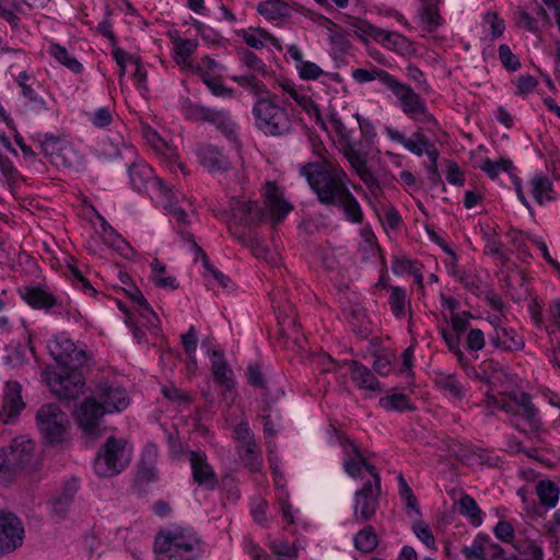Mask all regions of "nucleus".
Returning <instances> with one entry per match:
<instances>
[{
  "label": "nucleus",
  "mask_w": 560,
  "mask_h": 560,
  "mask_svg": "<svg viewBox=\"0 0 560 560\" xmlns=\"http://www.w3.org/2000/svg\"><path fill=\"white\" fill-rule=\"evenodd\" d=\"M300 174L306 178L322 205L340 203L350 191L347 173L330 162H308L300 167Z\"/></svg>",
  "instance_id": "1"
},
{
  "label": "nucleus",
  "mask_w": 560,
  "mask_h": 560,
  "mask_svg": "<svg viewBox=\"0 0 560 560\" xmlns=\"http://www.w3.org/2000/svg\"><path fill=\"white\" fill-rule=\"evenodd\" d=\"M156 560H198L202 541L191 527L173 526L160 532L154 539Z\"/></svg>",
  "instance_id": "2"
},
{
  "label": "nucleus",
  "mask_w": 560,
  "mask_h": 560,
  "mask_svg": "<svg viewBox=\"0 0 560 560\" xmlns=\"http://www.w3.org/2000/svg\"><path fill=\"white\" fill-rule=\"evenodd\" d=\"M38 462L35 442L25 436L15 438L0 451V479L10 480L20 471H31Z\"/></svg>",
  "instance_id": "3"
},
{
  "label": "nucleus",
  "mask_w": 560,
  "mask_h": 560,
  "mask_svg": "<svg viewBox=\"0 0 560 560\" xmlns=\"http://www.w3.org/2000/svg\"><path fill=\"white\" fill-rule=\"evenodd\" d=\"M277 95L259 97L253 107L256 127L266 136L279 137L292 128L287 109L277 102Z\"/></svg>",
  "instance_id": "4"
},
{
  "label": "nucleus",
  "mask_w": 560,
  "mask_h": 560,
  "mask_svg": "<svg viewBox=\"0 0 560 560\" xmlns=\"http://www.w3.org/2000/svg\"><path fill=\"white\" fill-rule=\"evenodd\" d=\"M131 455L126 440L109 436L96 453L94 471L101 478L117 476L129 465Z\"/></svg>",
  "instance_id": "5"
},
{
  "label": "nucleus",
  "mask_w": 560,
  "mask_h": 560,
  "mask_svg": "<svg viewBox=\"0 0 560 560\" xmlns=\"http://www.w3.org/2000/svg\"><path fill=\"white\" fill-rule=\"evenodd\" d=\"M389 91L397 97L402 113L416 122L436 124L435 118L428 112L427 102L409 85L394 78Z\"/></svg>",
  "instance_id": "6"
},
{
  "label": "nucleus",
  "mask_w": 560,
  "mask_h": 560,
  "mask_svg": "<svg viewBox=\"0 0 560 560\" xmlns=\"http://www.w3.org/2000/svg\"><path fill=\"white\" fill-rule=\"evenodd\" d=\"M47 350L60 369L80 370L86 362V351L67 335L60 334L47 342Z\"/></svg>",
  "instance_id": "7"
},
{
  "label": "nucleus",
  "mask_w": 560,
  "mask_h": 560,
  "mask_svg": "<svg viewBox=\"0 0 560 560\" xmlns=\"http://www.w3.org/2000/svg\"><path fill=\"white\" fill-rule=\"evenodd\" d=\"M45 378L51 393L61 400L77 399L85 387L84 377L79 370L63 368L59 372H47Z\"/></svg>",
  "instance_id": "8"
},
{
  "label": "nucleus",
  "mask_w": 560,
  "mask_h": 560,
  "mask_svg": "<svg viewBox=\"0 0 560 560\" xmlns=\"http://www.w3.org/2000/svg\"><path fill=\"white\" fill-rule=\"evenodd\" d=\"M42 435L50 443H60L69 425L68 416L56 404L44 405L36 415Z\"/></svg>",
  "instance_id": "9"
},
{
  "label": "nucleus",
  "mask_w": 560,
  "mask_h": 560,
  "mask_svg": "<svg viewBox=\"0 0 560 560\" xmlns=\"http://www.w3.org/2000/svg\"><path fill=\"white\" fill-rule=\"evenodd\" d=\"M381 495V477L374 476V480H368L363 487L354 493L353 516L355 522L364 523L374 517L378 508Z\"/></svg>",
  "instance_id": "10"
},
{
  "label": "nucleus",
  "mask_w": 560,
  "mask_h": 560,
  "mask_svg": "<svg viewBox=\"0 0 560 560\" xmlns=\"http://www.w3.org/2000/svg\"><path fill=\"white\" fill-rule=\"evenodd\" d=\"M341 151L357 175L365 184L371 195L378 197L382 192V187L378 179L368 166V154L362 152L351 139L341 144Z\"/></svg>",
  "instance_id": "11"
},
{
  "label": "nucleus",
  "mask_w": 560,
  "mask_h": 560,
  "mask_svg": "<svg viewBox=\"0 0 560 560\" xmlns=\"http://www.w3.org/2000/svg\"><path fill=\"white\" fill-rule=\"evenodd\" d=\"M229 229L232 233L235 232L233 229L237 225H256L260 223L266 215L265 210L259 206L258 202L238 197H233L229 201Z\"/></svg>",
  "instance_id": "12"
},
{
  "label": "nucleus",
  "mask_w": 560,
  "mask_h": 560,
  "mask_svg": "<svg viewBox=\"0 0 560 560\" xmlns=\"http://www.w3.org/2000/svg\"><path fill=\"white\" fill-rule=\"evenodd\" d=\"M472 315L468 311L454 313L451 316V325L453 331L446 328L441 329V335L448 348V350L456 357L458 363L463 366L468 365V359L460 349V336L467 331Z\"/></svg>",
  "instance_id": "13"
},
{
  "label": "nucleus",
  "mask_w": 560,
  "mask_h": 560,
  "mask_svg": "<svg viewBox=\"0 0 560 560\" xmlns=\"http://www.w3.org/2000/svg\"><path fill=\"white\" fill-rule=\"evenodd\" d=\"M104 413L107 411L93 396L86 398L74 411L77 422L88 439L93 441L100 435V420Z\"/></svg>",
  "instance_id": "14"
},
{
  "label": "nucleus",
  "mask_w": 560,
  "mask_h": 560,
  "mask_svg": "<svg viewBox=\"0 0 560 560\" xmlns=\"http://www.w3.org/2000/svg\"><path fill=\"white\" fill-rule=\"evenodd\" d=\"M24 527L20 518L12 513H0V556L14 551L22 546Z\"/></svg>",
  "instance_id": "15"
},
{
  "label": "nucleus",
  "mask_w": 560,
  "mask_h": 560,
  "mask_svg": "<svg viewBox=\"0 0 560 560\" xmlns=\"http://www.w3.org/2000/svg\"><path fill=\"white\" fill-rule=\"evenodd\" d=\"M128 176L131 187L138 191L143 192L151 185L162 195H167L171 188L159 177H154L153 170L143 161L132 162L128 166Z\"/></svg>",
  "instance_id": "16"
},
{
  "label": "nucleus",
  "mask_w": 560,
  "mask_h": 560,
  "mask_svg": "<svg viewBox=\"0 0 560 560\" xmlns=\"http://www.w3.org/2000/svg\"><path fill=\"white\" fill-rule=\"evenodd\" d=\"M95 399L107 413L120 412L129 405L127 392L108 381H101L94 392Z\"/></svg>",
  "instance_id": "17"
},
{
  "label": "nucleus",
  "mask_w": 560,
  "mask_h": 560,
  "mask_svg": "<svg viewBox=\"0 0 560 560\" xmlns=\"http://www.w3.org/2000/svg\"><path fill=\"white\" fill-rule=\"evenodd\" d=\"M358 31L399 54L408 52L411 46V43L404 35L382 30L370 23L362 22Z\"/></svg>",
  "instance_id": "18"
},
{
  "label": "nucleus",
  "mask_w": 560,
  "mask_h": 560,
  "mask_svg": "<svg viewBox=\"0 0 560 560\" xmlns=\"http://www.w3.org/2000/svg\"><path fill=\"white\" fill-rule=\"evenodd\" d=\"M187 454L194 481L207 489H213L218 483V478L206 453L190 450Z\"/></svg>",
  "instance_id": "19"
},
{
  "label": "nucleus",
  "mask_w": 560,
  "mask_h": 560,
  "mask_svg": "<svg viewBox=\"0 0 560 560\" xmlns=\"http://www.w3.org/2000/svg\"><path fill=\"white\" fill-rule=\"evenodd\" d=\"M264 197L266 208L270 212L273 225L281 222L293 209V207L284 200L282 190L275 183H266Z\"/></svg>",
  "instance_id": "20"
},
{
  "label": "nucleus",
  "mask_w": 560,
  "mask_h": 560,
  "mask_svg": "<svg viewBox=\"0 0 560 560\" xmlns=\"http://www.w3.org/2000/svg\"><path fill=\"white\" fill-rule=\"evenodd\" d=\"M383 132L390 141L401 144L417 156L423 155L424 148L433 147V143L425 137L421 128L413 132L411 138H406L402 132L392 126H385Z\"/></svg>",
  "instance_id": "21"
},
{
  "label": "nucleus",
  "mask_w": 560,
  "mask_h": 560,
  "mask_svg": "<svg viewBox=\"0 0 560 560\" xmlns=\"http://www.w3.org/2000/svg\"><path fill=\"white\" fill-rule=\"evenodd\" d=\"M196 155L200 165L213 174L226 172L231 166L229 158L213 144L199 145Z\"/></svg>",
  "instance_id": "22"
},
{
  "label": "nucleus",
  "mask_w": 560,
  "mask_h": 560,
  "mask_svg": "<svg viewBox=\"0 0 560 560\" xmlns=\"http://www.w3.org/2000/svg\"><path fill=\"white\" fill-rule=\"evenodd\" d=\"M205 122L212 125L229 141L236 142L237 125L233 120L230 110L209 106Z\"/></svg>",
  "instance_id": "23"
},
{
  "label": "nucleus",
  "mask_w": 560,
  "mask_h": 560,
  "mask_svg": "<svg viewBox=\"0 0 560 560\" xmlns=\"http://www.w3.org/2000/svg\"><path fill=\"white\" fill-rule=\"evenodd\" d=\"M21 396V385L18 382H8L2 401L0 418L3 423H10L24 409Z\"/></svg>",
  "instance_id": "24"
},
{
  "label": "nucleus",
  "mask_w": 560,
  "mask_h": 560,
  "mask_svg": "<svg viewBox=\"0 0 560 560\" xmlns=\"http://www.w3.org/2000/svg\"><path fill=\"white\" fill-rule=\"evenodd\" d=\"M349 366L351 380L358 389L372 393L382 392L380 381L368 366L355 360H351Z\"/></svg>",
  "instance_id": "25"
},
{
  "label": "nucleus",
  "mask_w": 560,
  "mask_h": 560,
  "mask_svg": "<svg viewBox=\"0 0 560 560\" xmlns=\"http://www.w3.org/2000/svg\"><path fill=\"white\" fill-rule=\"evenodd\" d=\"M78 488V479L68 480L63 483L61 492L51 501L50 512L56 521L66 518Z\"/></svg>",
  "instance_id": "26"
},
{
  "label": "nucleus",
  "mask_w": 560,
  "mask_h": 560,
  "mask_svg": "<svg viewBox=\"0 0 560 560\" xmlns=\"http://www.w3.org/2000/svg\"><path fill=\"white\" fill-rule=\"evenodd\" d=\"M211 372L214 382L226 392L235 387L233 371L229 366L223 352L219 350L211 351Z\"/></svg>",
  "instance_id": "27"
},
{
  "label": "nucleus",
  "mask_w": 560,
  "mask_h": 560,
  "mask_svg": "<svg viewBox=\"0 0 560 560\" xmlns=\"http://www.w3.org/2000/svg\"><path fill=\"white\" fill-rule=\"evenodd\" d=\"M345 471L351 478H361L362 471L366 470L371 476L370 480H374V476L378 475L376 468L373 464L369 463L362 455L359 447L354 444H351V452L347 454V457L343 460Z\"/></svg>",
  "instance_id": "28"
},
{
  "label": "nucleus",
  "mask_w": 560,
  "mask_h": 560,
  "mask_svg": "<svg viewBox=\"0 0 560 560\" xmlns=\"http://www.w3.org/2000/svg\"><path fill=\"white\" fill-rule=\"evenodd\" d=\"M489 339L495 348L509 352L520 351L525 346L523 338L514 329L502 325L495 327V331L489 335Z\"/></svg>",
  "instance_id": "29"
},
{
  "label": "nucleus",
  "mask_w": 560,
  "mask_h": 560,
  "mask_svg": "<svg viewBox=\"0 0 560 560\" xmlns=\"http://www.w3.org/2000/svg\"><path fill=\"white\" fill-rule=\"evenodd\" d=\"M287 54L294 60L295 69L302 80H317L324 74L318 65L303 59V54L296 45H289Z\"/></svg>",
  "instance_id": "30"
},
{
  "label": "nucleus",
  "mask_w": 560,
  "mask_h": 560,
  "mask_svg": "<svg viewBox=\"0 0 560 560\" xmlns=\"http://www.w3.org/2000/svg\"><path fill=\"white\" fill-rule=\"evenodd\" d=\"M417 20L422 30L428 33L435 32L443 24V19L433 0L423 1L418 11Z\"/></svg>",
  "instance_id": "31"
},
{
  "label": "nucleus",
  "mask_w": 560,
  "mask_h": 560,
  "mask_svg": "<svg viewBox=\"0 0 560 560\" xmlns=\"http://www.w3.org/2000/svg\"><path fill=\"white\" fill-rule=\"evenodd\" d=\"M515 402L518 406L520 415L528 427V431L537 432L541 428L538 409L533 405L532 397L527 393H522L516 397Z\"/></svg>",
  "instance_id": "32"
},
{
  "label": "nucleus",
  "mask_w": 560,
  "mask_h": 560,
  "mask_svg": "<svg viewBox=\"0 0 560 560\" xmlns=\"http://www.w3.org/2000/svg\"><path fill=\"white\" fill-rule=\"evenodd\" d=\"M236 452L241 460L250 471L260 470L262 465V456L256 440L248 441L244 444H237Z\"/></svg>",
  "instance_id": "33"
},
{
  "label": "nucleus",
  "mask_w": 560,
  "mask_h": 560,
  "mask_svg": "<svg viewBox=\"0 0 560 560\" xmlns=\"http://www.w3.org/2000/svg\"><path fill=\"white\" fill-rule=\"evenodd\" d=\"M456 504L458 513L466 517L471 526L478 527L482 524L483 513L471 495L462 494Z\"/></svg>",
  "instance_id": "34"
},
{
  "label": "nucleus",
  "mask_w": 560,
  "mask_h": 560,
  "mask_svg": "<svg viewBox=\"0 0 560 560\" xmlns=\"http://www.w3.org/2000/svg\"><path fill=\"white\" fill-rule=\"evenodd\" d=\"M175 61L182 68H192L190 57L196 51L198 43L196 39H183L182 37H175L173 39Z\"/></svg>",
  "instance_id": "35"
},
{
  "label": "nucleus",
  "mask_w": 560,
  "mask_h": 560,
  "mask_svg": "<svg viewBox=\"0 0 560 560\" xmlns=\"http://www.w3.org/2000/svg\"><path fill=\"white\" fill-rule=\"evenodd\" d=\"M351 77L359 84L378 80L387 89L389 88L390 83L393 82V80L395 78L387 71L376 68V67H373L371 69H363V68L354 69L351 73Z\"/></svg>",
  "instance_id": "36"
},
{
  "label": "nucleus",
  "mask_w": 560,
  "mask_h": 560,
  "mask_svg": "<svg viewBox=\"0 0 560 560\" xmlns=\"http://www.w3.org/2000/svg\"><path fill=\"white\" fill-rule=\"evenodd\" d=\"M529 185L530 192L537 203L544 205L546 201L553 199L552 183L547 176L542 174H535L529 179Z\"/></svg>",
  "instance_id": "37"
},
{
  "label": "nucleus",
  "mask_w": 560,
  "mask_h": 560,
  "mask_svg": "<svg viewBox=\"0 0 560 560\" xmlns=\"http://www.w3.org/2000/svg\"><path fill=\"white\" fill-rule=\"evenodd\" d=\"M127 293L129 295V299L135 303L136 310L139 313V315L145 319V322L156 328V323L159 322L158 315L154 313V311L149 305L147 299L142 294V292L136 288L131 287L129 290H127Z\"/></svg>",
  "instance_id": "38"
},
{
  "label": "nucleus",
  "mask_w": 560,
  "mask_h": 560,
  "mask_svg": "<svg viewBox=\"0 0 560 560\" xmlns=\"http://www.w3.org/2000/svg\"><path fill=\"white\" fill-rule=\"evenodd\" d=\"M536 493L546 509H552L559 501L560 489L550 480H541L536 486Z\"/></svg>",
  "instance_id": "39"
},
{
  "label": "nucleus",
  "mask_w": 560,
  "mask_h": 560,
  "mask_svg": "<svg viewBox=\"0 0 560 560\" xmlns=\"http://www.w3.org/2000/svg\"><path fill=\"white\" fill-rule=\"evenodd\" d=\"M179 110L186 120L203 122L209 112V106L192 102L189 97H183L179 102Z\"/></svg>",
  "instance_id": "40"
},
{
  "label": "nucleus",
  "mask_w": 560,
  "mask_h": 560,
  "mask_svg": "<svg viewBox=\"0 0 560 560\" xmlns=\"http://www.w3.org/2000/svg\"><path fill=\"white\" fill-rule=\"evenodd\" d=\"M24 300L34 308H50L56 304L55 296L42 288H27Z\"/></svg>",
  "instance_id": "41"
},
{
  "label": "nucleus",
  "mask_w": 560,
  "mask_h": 560,
  "mask_svg": "<svg viewBox=\"0 0 560 560\" xmlns=\"http://www.w3.org/2000/svg\"><path fill=\"white\" fill-rule=\"evenodd\" d=\"M257 11L266 19L276 21L288 15L289 7L281 0H265L258 4Z\"/></svg>",
  "instance_id": "42"
},
{
  "label": "nucleus",
  "mask_w": 560,
  "mask_h": 560,
  "mask_svg": "<svg viewBox=\"0 0 560 560\" xmlns=\"http://www.w3.org/2000/svg\"><path fill=\"white\" fill-rule=\"evenodd\" d=\"M49 54L62 66L68 68L73 73L78 74L81 73L83 70L82 63L74 57H72L68 50L59 45V44H51L49 46Z\"/></svg>",
  "instance_id": "43"
},
{
  "label": "nucleus",
  "mask_w": 560,
  "mask_h": 560,
  "mask_svg": "<svg viewBox=\"0 0 560 560\" xmlns=\"http://www.w3.org/2000/svg\"><path fill=\"white\" fill-rule=\"evenodd\" d=\"M347 195L348 196L342 198L340 203H336L334 207L342 209L348 221L360 224L363 221L362 209L351 191H349Z\"/></svg>",
  "instance_id": "44"
},
{
  "label": "nucleus",
  "mask_w": 560,
  "mask_h": 560,
  "mask_svg": "<svg viewBox=\"0 0 560 560\" xmlns=\"http://www.w3.org/2000/svg\"><path fill=\"white\" fill-rule=\"evenodd\" d=\"M378 402L380 406L387 411L404 412L413 410L410 398L407 395L400 393L382 397L380 398Z\"/></svg>",
  "instance_id": "45"
},
{
  "label": "nucleus",
  "mask_w": 560,
  "mask_h": 560,
  "mask_svg": "<svg viewBox=\"0 0 560 560\" xmlns=\"http://www.w3.org/2000/svg\"><path fill=\"white\" fill-rule=\"evenodd\" d=\"M353 541L355 548L362 552H372L378 544L377 536L372 526H366L358 532Z\"/></svg>",
  "instance_id": "46"
},
{
  "label": "nucleus",
  "mask_w": 560,
  "mask_h": 560,
  "mask_svg": "<svg viewBox=\"0 0 560 560\" xmlns=\"http://www.w3.org/2000/svg\"><path fill=\"white\" fill-rule=\"evenodd\" d=\"M435 383L441 390L452 398L462 399L465 396V388L455 375H441L436 378Z\"/></svg>",
  "instance_id": "47"
},
{
  "label": "nucleus",
  "mask_w": 560,
  "mask_h": 560,
  "mask_svg": "<svg viewBox=\"0 0 560 560\" xmlns=\"http://www.w3.org/2000/svg\"><path fill=\"white\" fill-rule=\"evenodd\" d=\"M259 417L264 422V433L267 436H275L280 428L281 416L279 411L272 410L270 405L261 408Z\"/></svg>",
  "instance_id": "48"
},
{
  "label": "nucleus",
  "mask_w": 560,
  "mask_h": 560,
  "mask_svg": "<svg viewBox=\"0 0 560 560\" xmlns=\"http://www.w3.org/2000/svg\"><path fill=\"white\" fill-rule=\"evenodd\" d=\"M487 545H488V535L478 534L472 544L470 546H466L463 548V555L466 559H480L483 560L488 558L487 552Z\"/></svg>",
  "instance_id": "49"
},
{
  "label": "nucleus",
  "mask_w": 560,
  "mask_h": 560,
  "mask_svg": "<svg viewBox=\"0 0 560 560\" xmlns=\"http://www.w3.org/2000/svg\"><path fill=\"white\" fill-rule=\"evenodd\" d=\"M33 139L39 143L42 152L47 156H54L61 150V140L56 135L38 132Z\"/></svg>",
  "instance_id": "50"
},
{
  "label": "nucleus",
  "mask_w": 560,
  "mask_h": 560,
  "mask_svg": "<svg viewBox=\"0 0 560 560\" xmlns=\"http://www.w3.org/2000/svg\"><path fill=\"white\" fill-rule=\"evenodd\" d=\"M398 491L400 499L405 503V506L408 511H413L416 514H420V508L418 504V500L415 497L412 489L408 486L406 479L402 474L398 476Z\"/></svg>",
  "instance_id": "51"
},
{
  "label": "nucleus",
  "mask_w": 560,
  "mask_h": 560,
  "mask_svg": "<svg viewBox=\"0 0 560 560\" xmlns=\"http://www.w3.org/2000/svg\"><path fill=\"white\" fill-rule=\"evenodd\" d=\"M281 90L288 94L300 107L304 108L311 105L313 101L311 96L302 93L295 84L288 79H283L279 82Z\"/></svg>",
  "instance_id": "52"
},
{
  "label": "nucleus",
  "mask_w": 560,
  "mask_h": 560,
  "mask_svg": "<svg viewBox=\"0 0 560 560\" xmlns=\"http://www.w3.org/2000/svg\"><path fill=\"white\" fill-rule=\"evenodd\" d=\"M480 168L491 178L495 179L499 175V172L503 171L509 174H512L514 170L513 163L508 159H500L497 162H492L490 159H486L482 162Z\"/></svg>",
  "instance_id": "53"
},
{
  "label": "nucleus",
  "mask_w": 560,
  "mask_h": 560,
  "mask_svg": "<svg viewBox=\"0 0 560 560\" xmlns=\"http://www.w3.org/2000/svg\"><path fill=\"white\" fill-rule=\"evenodd\" d=\"M233 235L246 245L253 255L257 258H262L268 260V257L271 255L269 249L265 247L257 237H246L244 232H233Z\"/></svg>",
  "instance_id": "54"
},
{
  "label": "nucleus",
  "mask_w": 560,
  "mask_h": 560,
  "mask_svg": "<svg viewBox=\"0 0 560 560\" xmlns=\"http://www.w3.org/2000/svg\"><path fill=\"white\" fill-rule=\"evenodd\" d=\"M498 57L502 67L509 72H515L521 69L520 58L512 52L506 44H501L498 48Z\"/></svg>",
  "instance_id": "55"
},
{
  "label": "nucleus",
  "mask_w": 560,
  "mask_h": 560,
  "mask_svg": "<svg viewBox=\"0 0 560 560\" xmlns=\"http://www.w3.org/2000/svg\"><path fill=\"white\" fill-rule=\"evenodd\" d=\"M231 79L255 95L268 94L267 86L254 75H233Z\"/></svg>",
  "instance_id": "56"
},
{
  "label": "nucleus",
  "mask_w": 560,
  "mask_h": 560,
  "mask_svg": "<svg viewBox=\"0 0 560 560\" xmlns=\"http://www.w3.org/2000/svg\"><path fill=\"white\" fill-rule=\"evenodd\" d=\"M389 305L393 314L400 318L405 315L406 308V290L400 287H394L390 290Z\"/></svg>",
  "instance_id": "57"
},
{
  "label": "nucleus",
  "mask_w": 560,
  "mask_h": 560,
  "mask_svg": "<svg viewBox=\"0 0 560 560\" xmlns=\"http://www.w3.org/2000/svg\"><path fill=\"white\" fill-rule=\"evenodd\" d=\"M168 202L165 205V209L175 218V220L179 223L186 224L188 223V214L187 212L178 207L176 203L179 200L180 194L171 191L167 195H164Z\"/></svg>",
  "instance_id": "58"
},
{
  "label": "nucleus",
  "mask_w": 560,
  "mask_h": 560,
  "mask_svg": "<svg viewBox=\"0 0 560 560\" xmlns=\"http://www.w3.org/2000/svg\"><path fill=\"white\" fill-rule=\"evenodd\" d=\"M5 0H0V19L5 20L12 28L20 26V18L14 13L21 11L22 7L19 2L12 1L9 7Z\"/></svg>",
  "instance_id": "59"
},
{
  "label": "nucleus",
  "mask_w": 560,
  "mask_h": 560,
  "mask_svg": "<svg viewBox=\"0 0 560 560\" xmlns=\"http://www.w3.org/2000/svg\"><path fill=\"white\" fill-rule=\"evenodd\" d=\"M485 23L490 27V36H486V40H494L503 35L505 30L504 21L494 12H488L485 15Z\"/></svg>",
  "instance_id": "60"
},
{
  "label": "nucleus",
  "mask_w": 560,
  "mask_h": 560,
  "mask_svg": "<svg viewBox=\"0 0 560 560\" xmlns=\"http://www.w3.org/2000/svg\"><path fill=\"white\" fill-rule=\"evenodd\" d=\"M270 549L278 557V560L298 557V548L288 540H275L270 544Z\"/></svg>",
  "instance_id": "61"
},
{
  "label": "nucleus",
  "mask_w": 560,
  "mask_h": 560,
  "mask_svg": "<svg viewBox=\"0 0 560 560\" xmlns=\"http://www.w3.org/2000/svg\"><path fill=\"white\" fill-rule=\"evenodd\" d=\"M22 95L32 110L43 112L48 109L46 101L32 86H23Z\"/></svg>",
  "instance_id": "62"
},
{
  "label": "nucleus",
  "mask_w": 560,
  "mask_h": 560,
  "mask_svg": "<svg viewBox=\"0 0 560 560\" xmlns=\"http://www.w3.org/2000/svg\"><path fill=\"white\" fill-rule=\"evenodd\" d=\"M240 60L248 69L261 74H266L267 67L264 61L253 51H244L240 54Z\"/></svg>",
  "instance_id": "63"
},
{
  "label": "nucleus",
  "mask_w": 560,
  "mask_h": 560,
  "mask_svg": "<svg viewBox=\"0 0 560 560\" xmlns=\"http://www.w3.org/2000/svg\"><path fill=\"white\" fill-rule=\"evenodd\" d=\"M465 343L467 350L472 352L483 349L486 345L483 331L478 328L470 329L466 335Z\"/></svg>",
  "instance_id": "64"
}]
</instances>
